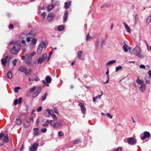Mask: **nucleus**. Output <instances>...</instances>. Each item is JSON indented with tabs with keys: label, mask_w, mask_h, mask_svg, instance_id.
Wrapping results in <instances>:
<instances>
[{
	"label": "nucleus",
	"mask_w": 151,
	"mask_h": 151,
	"mask_svg": "<svg viewBox=\"0 0 151 151\" xmlns=\"http://www.w3.org/2000/svg\"><path fill=\"white\" fill-rule=\"evenodd\" d=\"M128 143L130 145H133L137 143L136 139L132 137H130L127 139Z\"/></svg>",
	"instance_id": "f257e3e1"
},
{
	"label": "nucleus",
	"mask_w": 151,
	"mask_h": 151,
	"mask_svg": "<svg viewBox=\"0 0 151 151\" xmlns=\"http://www.w3.org/2000/svg\"><path fill=\"white\" fill-rule=\"evenodd\" d=\"M47 55L46 53H44L43 55L40 57L38 62L39 63H42L43 61H45L47 57Z\"/></svg>",
	"instance_id": "f03ea898"
},
{
	"label": "nucleus",
	"mask_w": 151,
	"mask_h": 151,
	"mask_svg": "<svg viewBox=\"0 0 151 151\" xmlns=\"http://www.w3.org/2000/svg\"><path fill=\"white\" fill-rule=\"evenodd\" d=\"M38 145L37 143H35L33 144L31 147L29 149L30 151H36L37 150Z\"/></svg>",
	"instance_id": "7ed1b4c3"
},
{
	"label": "nucleus",
	"mask_w": 151,
	"mask_h": 151,
	"mask_svg": "<svg viewBox=\"0 0 151 151\" xmlns=\"http://www.w3.org/2000/svg\"><path fill=\"white\" fill-rule=\"evenodd\" d=\"M150 134L148 132H145L144 133V136L142 137H141V138L142 140H144L146 138H148L150 136Z\"/></svg>",
	"instance_id": "20e7f679"
},
{
	"label": "nucleus",
	"mask_w": 151,
	"mask_h": 151,
	"mask_svg": "<svg viewBox=\"0 0 151 151\" xmlns=\"http://www.w3.org/2000/svg\"><path fill=\"white\" fill-rule=\"evenodd\" d=\"M21 47V44L17 42H15L13 47V49L15 48L16 50H19Z\"/></svg>",
	"instance_id": "39448f33"
},
{
	"label": "nucleus",
	"mask_w": 151,
	"mask_h": 151,
	"mask_svg": "<svg viewBox=\"0 0 151 151\" xmlns=\"http://www.w3.org/2000/svg\"><path fill=\"white\" fill-rule=\"evenodd\" d=\"M47 19L49 22H51L53 19L54 15L52 13H49L47 15Z\"/></svg>",
	"instance_id": "423d86ee"
},
{
	"label": "nucleus",
	"mask_w": 151,
	"mask_h": 151,
	"mask_svg": "<svg viewBox=\"0 0 151 151\" xmlns=\"http://www.w3.org/2000/svg\"><path fill=\"white\" fill-rule=\"evenodd\" d=\"M43 47L42 45H39L37 50V53L38 54H40L42 52Z\"/></svg>",
	"instance_id": "0eeeda50"
},
{
	"label": "nucleus",
	"mask_w": 151,
	"mask_h": 151,
	"mask_svg": "<svg viewBox=\"0 0 151 151\" xmlns=\"http://www.w3.org/2000/svg\"><path fill=\"white\" fill-rule=\"evenodd\" d=\"M30 120H26V122H24L23 123L24 127L25 128H27L29 127L30 124Z\"/></svg>",
	"instance_id": "6e6552de"
},
{
	"label": "nucleus",
	"mask_w": 151,
	"mask_h": 151,
	"mask_svg": "<svg viewBox=\"0 0 151 151\" xmlns=\"http://www.w3.org/2000/svg\"><path fill=\"white\" fill-rule=\"evenodd\" d=\"M78 105L81 108V110L83 114H85V107L84 105L82 103H79Z\"/></svg>",
	"instance_id": "1a4fd4ad"
},
{
	"label": "nucleus",
	"mask_w": 151,
	"mask_h": 151,
	"mask_svg": "<svg viewBox=\"0 0 151 151\" xmlns=\"http://www.w3.org/2000/svg\"><path fill=\"white\" fill-rule=\"evenodd\" d=\"M19 71L23 72L25 74H27L28 73H27V69L24 67H21L19 69Z\"/></svg>",
	"instance_id": "9d476101"
},
{
	"label": "nucleus",
	"mask_w": 151,
	"mask_h": 151,
	"mask_svg": "<svg viewBox=\"0 0 151 151\" xmlns=\"http://www.w3.org/2000/svg\"><path fill=\"white\" fill-rule=\"evenodd\" d=\"M35 35V33L32 31H31L27 35V37H28L30 38H32Z\"/></svg>",
	"instance_id": "9b49d317"
},
{
	"label": "nucleus",
	"mask_w": 151,
	"mask_h": 151,
	"mask_svg": "<svg viewBox=\"0 0 151 151\" xmlns=\"http://www.w3.org/2000/svg\"><path fill=\"white\" fill-rule=\"evenodd\" d=\"M146 85L144 84H141L139 88L140 91L142 92H143L145 89Z\"/></svg>",
	"instance_id": "f8f14e48"
},
{
	"label": "nucleus",
	"mask_w": 151,
	"mask_h": 151,
	"mask_svg": "<svg viewBox=\"0 0 151 151\" xmlns=\"http://www.w3.org/2000/svg\"><path fill=\"white\" fill-rule=\"evenodd\" d=\"M100 41V39L99 38H97L95 42V48L96 50H97L98 49Z\"/></svg>",
	"instance_id": "ddd939ff"
},
{
	"label": "nucleus",
	"mask_w": 151,
	"mask_h": 151,
	"mask_svg": "<svg viewBox=\"0 0 151 151\" xmlns=\"http://www.w3.org/2000/svg\"><path fill=\"white\" fill-rule=\"evenodd\" d=\"M51 78L50 76H47L45 77V80L47 83H50L51 81Z\"/></svg>",
	"instance_id": "4468645a"
},
{
	"label": "nucleus",
	"mask_w": 151,
	"mask_h": 151,
	"mask_svg": "<svg viewBox=\"0 0 151 151\" xmlns=\"http://www.w3.org/2000/svg\"><path fill=\"white\" fill-rule=\"evenodd\" d=\"M93 38V37L90 35L89 33L87 34L86 37V41L87 42L91 41Z\"/></svg>",
	"instance_id": "2eb2a0df"
},
{
	"label": "nucleus",
	"mask_w": 151,
	"mask_h": 151,
	"mask_svg": "<svg viewBox=\"0 0 151 151\" xmlns=\"http://www.w3.org/2000/svg\"><path fill=\"white\" fill-rule=\"evenodd\" d=\"M123 24L127 32L129 33H130L131 32V29L129 26L125 22H123Z\"/></svg>",
	"instance_id": "dca6fc26"
},
{
	"label": "nucleus",
	"mask_w": 151,
	"mask_h": 151,
	"mask_svg": "<svg viewBox=\"0 0 151 151\" xmlns=\"http://www.w3.org/2000/svg\"><path fill=\"white\" fill-rule=\"evenodd\" d=\"M68 12L67 11L65 12L63 16V22H65L67 20Z\"/></svg>",
	"instance_id": "f3484780"
},
{
	"label": "nucleus",
	"mask_w": 151,
	"mask_h": 151,
	"mask_svg": "<svg viewBox=\"0 0 151 151\" xmlns=\"http://www.w3.org/2000/svg\"><path fill=\"white\" fill-rule=\"evenodd\" d=\"M22 122L20 119V117H18L16 119V124L17 125H20L22 124Z\"/></svg>",
	"instance_id": "a211bd4d"
},
{
	"label": "nucleus",
	"mask_w": 151,
	"mask_h": 151,
	"mask_svg": "<svg viewBox=\"0 0 151 151\" xmlns=\"http://www.w3.org/2000/svg\"><path fill=\"white\" fill-rule=\"evenodd\" d=\"M18 51V50H16L15 48L13 49V47L10 50V52L12 54H16L17 53Z\"/></svg>",
	"instance_id": "6ab92c4d"
},
{
	"label": "nucleus",
	"mask_w": 151,
	"mask_h": 151,
	"mask_svg": "<svg viewBox=\"0 0 151 151\" xmlns=\"http://www.w3.org/2000/svg\"><path fill=\"white\" fill-rule=\"evenodd\" d=\"M71 1H69L68 2H66L65 3V7L66 9H68L71 4Z\"/></svg>",
	"instance_id": "aec40b11"
},
{
	"label": "nucleus",
	"mask_w": 151,
	"mask_h": 151,
	"mask_svg": "<svg viewBox=\"0 0 151 151\" xmlns=\"http://www.w3.org/2000/svg\"><path fill=\"white\" fill-rule=\"evenodd\" d=\"M78 58L79 59L83 60V57L82 56V52H79L78 53Z\"/></svg>",
	"instance_id": "412c9836"
},
{
	"label": "nucleus",
	"mask_w": 151,
	"mask_h": 151,
	"mask_svg": "<svg viewBox=\"0 0 151 151\" xmlns=\"http://www.w3.org/2000/svg\"><path fill=\"white\" fill-rule=\"evenodd\" d=\"M39 129L37 128H36L33 129V130L34 131V134L35 136H37L39 134V131H38Z\"/></svg>",
	"instance_id": "4be33fe9"
},
{
	"label": "nucleus",
	"mask_w": 151,
	"mask_h": 151,
	"mask_svg": "<svg viewBox=\"0 0 151 151\" xmlns=\"http://www.w3.org/2000/svg\"><path fill=\"white\" fill-rule=\"evenodd\" d=\"M133 51L139 53L141 52V51L140 50V48L139 47H136L135 49L133 50Z\"/></svg>",
	"instance_id": "5701e85b"
},
{
	"label": "nucleus",
	"mask_w": 151,
	"mask_h": 151,
	"mask_svg": "<svg viewBox=\"0 0 151 151\" xmlns=\"http://www.w3.org/2000/svg\"><path fill=\"white\" fill-rule=\"evenodd\" d=\"M25 56L27 57L26 60H32V56L29 55V54H25Z\"/></svg>",
	"instance_id": "b1692460"
},
{
	"label": "nucleus",
	"mask_w": 151,
	"mask_h": 151,
	"mask_svg": "<svg viewBox=\"0 0 151 151\" xmlns=\"http://www.w3.org/2000/svg\"><path fill=\"white\" fill-rule=\"evenodd\" d=\"M25 62L27 65L29 67H31L32 65V60H25Z\"/></svg>",
	"instance_id": "393cba45"
},
{
	"label": "nucleus",
	"mask_w": 151,
	"mask_h": 151,
	"mask_svg": "<svg viewBox=\"0 0 151 151\" xmlns=\"http://www.w3.org/2000/svg\"><path fill=\"white\" fill-rule=\"evenodd\" d=\"M47 42L46 41H43L41 43L40 45H42V46L44 48H45L46 47L47 45Z\"/></svg>",
	"instance_id": "a878e982"
},
{
	"label": "nucleus",
	"mask_w": 151,
	"mask_h": 151,
	"mask_svg": "<svg viewBox=\"0 0 151 151\" xmlns=\"http://www.w3.org/2000/svg\"><path fill=\"white\" fill-rule=\"evenodd\" d=\"M109 71L108 69H107V71L106 72V74L107 75V79L106 82H104V83H107L109 82Z\"/></svg>",
	"instance_id": "bb28decb"
},
{
	"label": "nucleus",
	"mask_w": 151,
	"mask_h": 151,
	"mask_svg": "<svg viewBox=\"0 0 151 151\" xmlns=\"http://www.w3.org/2000/svg\"><path fill=\"white\" fill-rule=\"evenodd\" d=\"M7 77L9 79H11L12 77V74L11 71H9L7 73Z\"/></svg>",
	"instance_id": "cd10ccee"
},
{
	"label": "nucleus",
	"mask_w": 151,
	"mask_h": 151,
	"mask_svg": "<svg viewBox=\"0 0 151 151\" xmlns=\"http://www.w3.org/2000/svg\"><path fill=\"white\" fill-rule=\"evenodd\" d=\"M32 72V68H29L28 69V71H27L28 73L27 74H26L27 76H29L31 75Z\"/></svg>",
	"instance_id": "c85d7f7f"
},
{
	"label": "nucleus",
	"mask_w": 151,
	"mask_h": 151,
	"mask_svg": "<svg viewBox=\"0 0 151 151\" xmlns=\"http://www.w3.org/2000/svg\"><path fill=\"white\" fill-rule=\"evenodd\" d=\"M64 27L62 25H60L58 27V30L59 31H62L64 29Z\"/></svg>",
	"instance_id": "c756f323"
},
{
	"label": "nucleus",
	"mask_w": 151,
	"mask_h": 151,
	"mask_svg": "<svg viewBox=\"0 0 151 151\" xmlns=\"http://www.w3.org/2000/svg\"><path fill=\"white\" fill-rule=\"evenodd\" d=\"M3 141L5 143H7L9 142V139L8 137V136H5L3 139Z\"/></svg>",
	"instance_id": "7c9ffc66"
},
{
	"label": "nucleus",
	"mask_w": 151,
	"mask_h": 151,
	"mask_svg": "<svg viewBox=\"0 0 151 151\" xmlns=\"http://www.w3.org/2000/svg\"><path fill=\"white\" fill-rule=\"evenodd\" d=\"M47 8L46 5H43L42 7H41V5H40L39 6V9L40 10H45Z\"/></svg>",
	"instance_id": "2f4dec72"
},
{
	"label": "nucleus",
	"mask_w": 151,
	"mask_h": 151,
	"mask_svg": "<svg viewBox=\"0 0 151 151\" xmlns=\"http://www.w3.org/2000/svg\"><path fill=\"white\" fill-rule=\"evenodd\" d=\"M1 62L2 64L4 66H6V59H5L4 58H2L1 60Z\"/></svg>",
	"instance_id": "473e14b6"
},
{
	"label": "nucleus",
	"mask_w": 151,
	"mask_h": 151,
	"mask_svg": "<svg viewBox=\"0 0 151 151\" xmlns=\"http://www.w3.org/2000/svg\"><path fill=\"white\" fill-rule=\"evenodd\" d=\"M116 61L115 60H112L109 61L106 63V65H109L113 63H114L116 62Z\"/></svg>",
	"instance_id": "72a5a7b5"
},
{
	"label": "nucleus",
	"mask_w": 151,
	"mask_h": 151,
	"mask_svg": "<svg viewBox=\"0 0 151 151\" xmlns=\"http://www.w3.org/2000/svg\"><path fill=\"white\" fill-rule=\"evenodd\" d=\"M47 93H45V94L42 96L41 98V100L42 101H44L45 100L47 96Z\"/></svg>",
	"instance_id": "f704fd0d"
},
{
	"label": "nucleus",
	"mask_w": 151,
	"mask_h": 151,
	"mask_svg": "<svg viewBox=\"0 0 151 151\" xmlns=\"http://www.w3.org/2000/svg\"><path fill=\"white\" fill-rule=\"evenodd\" d=\"M122 67L121 65H119L116 67V71L117 72L120 70L122 69Z\"/></svg>",
	"instance_id": "c9c22d12"
},
{
	"label": "nucleus",
	"mask_w": 151,
	"mask_h": 151,
	"mask_svg": "<svg viewBox=\"0 0 151 151\" xmlns=\"http://www.w3.org/2000/svg\"><path fill=\"white\" fill-rule=\"evenodd\" d=\"M46 15V13L45 12H44L41 14V16L43 19L45 17Z\"/></svg>",
	"instance_id": "e433bc0d"
},
{
	"label": "nucleus",
	"mask_w": 151,
	"mask_h": 151,
	"mask_svg": "<svg viewBox=\"0 0 151 151\" xmlns=\"http://www.w3.org/2000/svg\"><path fill=\"white\" fill-rule=\"evenodd\" d=\"M150 78L149 77L145 78L146 83L147 84L149 83L150 82Z\"/></svg>",
	"instance_id": "4c0bfd02"
},
{
	"label": "nucleus",
	"mask_w": 151,
	"mask_h": 151,
	"mask_svg": "<svg viewBox=\"0 0 151 151\" xmlns=\"http://www.w3.org/2000/svg\"><path fill=\"white\" fill-rule=\"evenodd\" d=\"M136 82L139 84H142V83H143V81H141L138 79L136 80Z\"/></svg>",
	"instance_id": "58836bf2"
},
{
	"label": "nucleus",
	"mask_w": 151,
	"mask_h": 151,
	"mask_svg": "<svg viewBox=\"0 0 151 151\" xmlns=\"http://www.w3.org/2000/svg\"><path fill=\"white\" fill-rule=\"evenodd\" d=\"M50 123V122L49 120H47L46 122L43 124V126L44 127H46Z\"/></svg>",
	"instance_id": "ea45409f"
},
{
	"label": "nucleus",
	"mask_w": 151,
	"mask_h": 151,
	"mask_svg": "<svg viewBox=\"0 0 151 151\" xmlns=\"http://www.w3.org/2000/svg\"><path fill=\"white\" fill-rule=\"evenodd\" d=\"M141 52H139L137 53L136 54V55L138 56L139 58H143L144 57V56L142 55L140 53Z\"/></svg>",
	"instance_id": "a19ab883"
},
{
	"label": "nucleus",
	"mask_w": 151,
	"mask_h": 151,
	"mask_svg": "<svg viewBox=\"0 0 151 151\" xmlns=\"http://www.w3.org/2000/svg\"><path fill=\"white\" fill-rule=\"evenodd\" d=\"M54 7L53 4H52L50 6H48L47 7V9L49 10H52Z\"/></svg>",
	"instance_id": "79ce46f5"
},
{
	"label": "nucleus",
	"mask_w": 151,
	"mask_h": 151,
	"mask_svg": "<svg viewBox=\"0 0 151 151\" xmlns=\"http://www.w3.org/2000/svg\"><path fill=\"white\" fill-rule=\"evenodd\" d=\"M42 88L40 87H39L37 89V91H36L38 93H40L41 91Z\"/></svg>",
	"instance_id": "37998d69"
},
{
	"label": "nucleus",
	"mask_w": 151,
	"mask_h": 151,
	"mask_svg": "<svg viewBox=\"0 0 151 151\" xmlns=\"http://www.w3.org/2000/svg\"><path fill=\"white\" fill-rule=\"evenodd\" d=\"M127 46L126 45H123V48L124 49V51L126 52H127L128 51V49L127 47Z\"/></svg>",
	"instance_id": "c03bdc74"
},
{
	"label": "nucleus",
	"mask_w": 151,
	"mask_h": 151,
	"mask_svg": "<svg viewBox=\"0 0 151 151\" xmlns=\"http://www.w3.org/2000/svg\"><path fill=\"white\" fill-rule=\"evenodd\" d=\"M39 94V93H38L37 92L35 91L33 94L32 96L33 98H35L38 96Z\"/></svg>",
	"instance_id": "a18cd8bd"
},
{
	"label": "nucleus",
	"mask_w": 151,
	"mask_h": 151,
	"mask_svg": "<svg viewBox=\"0 0 151 151\" xmlns=\"http://www.w3.org/2000/svg\"><path fill=\"white\" fill-rule=\"evenodd\" d=\"M151 22V16H149L147 20V22L148 23H150Z\"/></svg>",
	"instance_id": "49530a36"
},
{
	"label": "nucleus",
	"mask_w": 151,
	"mask_h": 151,
	"mask_svg": "<svg viewBox=\"0 0 151 151\" xmlns=\"http://www.w3.org/2000/svg\"><path fill=\"white\" fill-rule=\"evenodd\" d=\"M61 124L60 123L57 122L55 123L54 127L55 128L57 127L58 126L60 125Z\"/></svg>",
	"instance_id": "de8ad7c7"
},
{
	"label": "nucleus",
	"mask_w": 151,
	"mask_h": 151,
	"mask_svg": "<svg viewBox=\"0 0 151 151\" xmlns=\"http://www.w3.org/2000/svg\"><path fill=\"white\" fill-rule=\"evenodd\" d=\"M36 41L37 40L35 38H34L31 41V42L33 44H35L36 43Z\"/></svg>",
	"instance_id": "09e8293b"
},
{
	"label": "nucleus",
	"mask_w": 151,
	"mask_h": 151,
	"mask_svg": "<svg viewBox=\"0 0 151 151\" xmlns=\"http://www.w3.org/2000/svg\"><path fill=\"white\" fill-rule=\"evenodd\" d=\"M20 89V88L19 87H16L14 88V91L16 93H17L19 89Z\"/></svg>",
	"instance_id": "8fccbe9b"
},
{
	"label": "nucleus",
	"mask_w": 151,
	"mask_h": 151,
	"mask_svg": "<svg viewBox=\"0 0 151 151\" xmlns=\"http://www.w3.org/2000/svg\"><path fill=\"white\" fill-rule=\"evenodd\" d=\"M138 16L137 14H136L135 15V24H136V22H138Z\"/></svg>",
	"instance_id": "3c124183"
},
{
	"label": "nucleus",
	"mask_w": 151,
	"mask_h": 151,
	"mask_svg": "<svg viewBox=\"0 0 151 151\" xmlns=\"http://www.w3.org/2000/svg\"><path fill=\"white\" fill-rule=\"evenodd\" d=\"M106 116L109 117L110 119H111L113 118L112 115H111L109 113H108L106 114Z\"/></svg>",
	"instance_id": "603ef678"
},
{
	"label": "nucleus",
	"mask_w": 151,
	"mask_h": 151,
	"mask_svg": "<svg viewBox=\"0 0 151 151\" xmlns=\"http://www.w3.org/2000/svg\"><path fill=\"white\" fill-rule=\"evenodd\" d=\"M55 122L53 120H51L50 122V123L51 124V125L52 126H53L54 127V126L55 124Z\"/></svg>",
	"instance_id": "864d4df0"
},
{
	"label": "nucleus",
	"mask_w": 151,
	"mask_h": 151,
	"mask_svg": "<svg viewBox=\"0 0 151 151\" xmlns=\"http://www.w3.org/2000/svg\"><path fill=\"white\" fill-rule=\"evenodd\" d=\"M58 135L60 137L62 136L63 135V133L62 131H60L59 132Z\"/></svg>",
	"instance_id": "5fc2aeb1"
},
{
	"label": "nucleus",
	"mask_w": 151,
	"mask_h": 151,
	"mask_svg": "<svg viewBox=\"0 0 151 151\" xmlns=\"http://www.w3.org/2000/svg\"><path fill=\"white\" fill-rule=\"evenodd\" d=\"M39 80V78L37 76L36 77L33 79H32V81H38Z\"/></svg>",
	"instance_id": "6e6d98bb"
},
{
	"label": "nucleus",
	"mask_w": 151,
	"mask_h": 151,
	"mask_svg": "<svg viewBox=\"0 0 151 151\" xmlns=\"http://www.w3.org/2000/svg\"><path fill=\"white\" fill-rule=\"evenodd\" d=\"M36 89V86H34L30 90V92H32L35 91Z\"/></svg>",
	"instance_id": "4d7b16f0"
},
{
	"label": "nucleus",
	"mask_w": 151,
	"mask_h": 151,
	"mask_svg": "<svg viewBox=\"0 0 151 151\" xmlns=\"http://www.w3.org/2000/svg\"><path fill=\"white\" fill-rule=\"evenodd\" d=\"M80 142V141L79 140H75L74 142V143L75 144H78L79 142Z\"/></svg>",
	"instance_id": "13d9d810"
},
{
	"label": "nucleus",
	"mask_w": 151,
	"mask_h": 151,
	"mask_svg": "<svg viewBox=\"0 0 151 151\" xmlns=\"http://www.w3.org/2000/svg\"><path fill=\"white\" fill-rule=\"evenodd\" d=\"M122 150V148L120 147H119L117 149L115 150L114 151H121Z\"/></svg>",
	"instance_id": "bf43d9fd"
},
{
	"label": "nucleus",
	"mask_w": 151,
	"mask_h": 151,
	"mask_svg": "<svg viewBox=\"0 0 151 151\" xmlns=\"http://www.w3.org/2000/svg\"><path fill=\"white\" fill-rule=\"evenodd\" d=\"M17 62V60L15 59L12 61V63L14 65L16 66Z\"/></svg>",
	"instance_id": "052dcab7"
},
{
	"label": "nucleus",
	"mask_w": 151,
	"mask_h": 151,
	"mask_svg": "<svg viewBox=\"0 0 151 151\" xmlns=\"http://www.w3.org/2000/svg\"><path fill=\"white\" fill-rule=\"evenodd\" d=\"M108 7V5L106 4H103L101 6V8H103L104 7Z\"/></svg>",
	"instance_id": "680f3d73"
},
{
	"label": "nucleus",
	"mask_w": 151,
	"mask_h": 151,
	"mask_svg": "<svg viewBox=\"0 0 151 151\" xmlns=\"http://www.w3.org/2000/svg\"><path fill=\"white\" fill-rule=\"evenodd\" d=\"M101 93H102V92H101ZM102 95V93L101 95H99L97 96H96L95 97L96 99H100L101 98V96Z\"/></svg>",
	"instance_id": "e2e57ef3"
},
{
	"label": "nucleus",
	"mask_w": 151,
	"mask_h": 151,
	"mask_svg": "<svg viewBox=\"0 0 151 151\" xmlns=\"http://www.w3.org/2000/svg\"><path fill=\"white\" fill-rule=\"evenodd\" d=\"M36 54V52L35 51H33L31 52L29 55L32 56L35 55Z\"/></svg>",
	"instance_id": "0e129e2a"
},
{
	"label": "nucleus",
	"mask_w": 151,
	"mask_h": 151,
	"mask_svg": "<svg viewBox=\"0 0 151 151\" xmlns=\"http://www.w3.org/2000/svg\"><path fill=\"white\" fill-rule=\"evenodd\" d=\"M42 109V108L41 106H40L37 109V112H39L41 111Z\"/></svg>",
	"instance_id": "69168bd1"
},
{
	"label": "nucleus",
	"mask_w": 151,
	"mask_h": 151,
	"mask_svg": "<svg viewBox=\"0 0 151 151\" xmlns=\"http://www.w3.org/2000/svg\"><path fill=\"white\" fill-rule=\"evenodd\" d=\"M22 99L21 97H20L19 98L18 100V104H19L21 103Z\"/></svg>",
	"instance_id": "338daca9"
},
{
	"label": "nucleus",
	"mask_w": 151,
	"mask_h": 151,
	"mask_svg": "<svg viewBox=\"0 0 151 151\" xmlns=\"http://www.w3.org/2000/svg\"><path fill=\"white\" fill-rule=\"evenodd\" d=\"M4 135V134L2 133H1L0 134V140L2 139Z\"/></svg>",
	"instance_id": "774afa93"
}]
</instances>
